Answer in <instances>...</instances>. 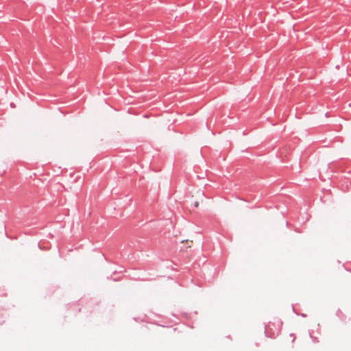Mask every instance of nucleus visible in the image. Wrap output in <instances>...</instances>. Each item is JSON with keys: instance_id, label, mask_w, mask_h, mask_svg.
<instances>
[{"instance_id": "3", "label": "nucleus", "mask_w": 351, "mask_h": 351, "mask_svg": "<svg viewBox=\"0 0 351 351\" xmlns=\"http://www.w3.org/2000/svg\"><path fill=\"white\" fill-rule=\"evenodd\" d=\"M195 206H198V203L197 202L195 204Z\"/></svg>"}, {"instance_id": "1", "label": "nucleus", "mask_w": 351, "mask_h": 351, "mask_svg": "<svg viewBox=\"0 0 351 351\" xmlns=\"http://www.w3.org/2000/svg\"><path fill=\"white\" fill-rule=\"evenodd\" d=\"M185 242H186V243L190 242L191 243H193V241H192V240H191V241H189V240H186V241L183 240V241H182V243H185Z\"/></svg>"}, {"instance_id": "2", "label": "nucleus", "mask_w": 351, "mask_h": 351, "mask_svg": "<svg viewBox=\"0 0 351 351\" xmlns=\"http://www.w3.org/2000/svg\"><path fill=\"white\" fill-rule=\"evenodd\" d=\"M269 326H267V327L266 330H269Z\"/></svg>"}]
</instances>
